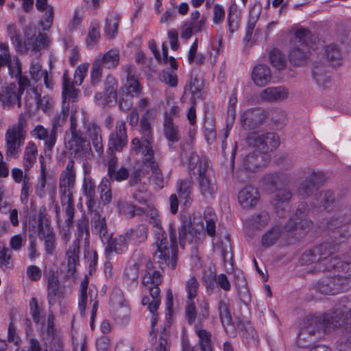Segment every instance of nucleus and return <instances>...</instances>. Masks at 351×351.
Returning a JSON list of instances; mask_svg holds the SVG:
<instances>
[{"label": "nucleus", "instance_id": "nucleus-48", "mask_svg": "<svg viewBox=\"0 0 351 351\" xmlns=\"http://www.w3.org/2000/svg\"><path fill=\"white\" fill-rule=\"evenodd\" d=\"M282 230L279 227H274L265 233L262 237L261 243L265 247H269L278 239Z\"/></svg>", "mask_w": 351, "mask_h": 351}, {"label": "nucleus", "instance_id": "nucleus-53", "mask_svg": "<svg viewBox=\"0 0 351 351\" xmlns=\"http://www.w3.org/2000/svg\"><path fill=\"white\" fill-rule=\"evenodd\" d=\"M145 264H142V257L138 263H134L133 265L125 269L124 278L128 282H135L138 278V271Z\"/></svg>", "mask_w": 351, "mask_h": 351}, {"label": "nucleus", "instance_id": "nucleus-24", "mask_svg": "<svg viewBox=\"0 0 351 351\" xmlns=\"http://www.w3.org/2000/svg\"><path fill=\"white\" fill-rule=\"evenodd\" d=\"M252 79L257 86H265L271 79V72L269 66L265 64H256L252 72Z\"/></svg>", "mask_w": 351, "mask_h": 351}, {"label": "nucleus", "instance_id": "nucleus-58", "mask_svg": "<svg viewBox=\"0 0 351 351\" xmlns=\"http://www.w3.org/2000/svg\"><path fill=\"white\" fill-rule=\"evenodd\" d=\"M53 16L54 12L53 6L49 5L45 10L44 16L39 22L40 25L43 27L44 31L49 30L51 28L53 21Z\"/></svg>", "mask_w": 351, "mask_h": 351}, {"label": "nucleus", "instance_id": "nucleus-55", "mask_svg": "<svg viewBox=\"0 0 351 351\" xmlns=\"http://www.w3.org/2000/svg\"><path fill=\"white\" fill-rule=\"evenodd\" d=\"M199 284L195 276H191L185 284L186 300H195L197 295Z\"/></svg>", "mask_w": 351, "mask_h": 351}, {"label": "nucleus", "instance_id": "nucleus-7", "mask_svg": "<svg viewBox=\"0 0 351 351\" xmlns=\"http://www.w3.org/2000/svg\"><path fill=\"white\" fill-rule=\"evenodd\" d=\"M338 261L340 262L338 265H343L344 271H339L337 268L333 269L337 274L334 277L324 278L319 280L316 285V289L321 293L333 295L347 289L343 279L351 277V262L346 256L338 257Z\"/></svg>", "mask_w": 351, "mask_h": 351}, {"label": "nucleus", "instance_id": "nucleus-41", "mask_svg": "<svg viewBox=\"0 0 351 351\" xmlns=\"http://www.w3.org/2000/svg\"><path fill=\"white\" fill-rule=\"evenodd\" d=\"M80 241L75 240L72 245L66 252V258L67 260L68 271L71 274L75 271V267L79 261Z\"/></svg>", "mask_w": 351, "mask_h": 351}, {"label": "nucleus", "instance_id": "nucleus-42", "mask_svg": "<svg viewBox=\"0 0 351 351\" xmlns=\"http://www.w3.org/2000/svg\"><path fill=\"white\" fill-rule=\"evenodd\" d=\"M148 229L143 226H139L135 229H132L125 232L128 236V241L130 243L137 245L144 242L147 238Z\"/></svg>", "mask_w": 351, "mask_h": 351}, {"label": "nucleus", "instance_id": "nucleus-45", "mask_svg": "<svg viewBox=\"0 0 351 351\" xmlns=\"http://www.w3.org/2000/svg\"><path fill=\"white\" fill-rule=\"evenodd\" d=\"M204 217L206 223V230L208 234L210 237L214 236L215 233V223L217 220L214 210L210 207L206 208L204 210Z\"/></svg>", "mask_w": 351, "mask_h": 351}, {"label": "nucleus", "instance_id": "nucleus-32", "mask_svg": "<svg viewBox=\"0 0 351 351\" xmlns=\"http://www.w3.org/2000/svg\"><path fill=\"white\" fill-rule=\"evenodd\" d=\"M129 184L130 186H137V189L140 193H145L147 189V184L145 182H142L141 172L138 171L134 172L131 175ZM133 197L136 201L141 204L146 203V198L143 194L134 193Z\"/></svg>", "mask_w": 351, "mask_h": 351}, {"label": "nucleus", "instance_id": "nucleus-10", "mask_svg": "<svg viewBox=\"0 0 351 351\" xmlns=\"http://www.w3.org/2000/svg\"><path fill=\"white\" fill-rule=\"evenodd\" d=\"M119 209L128 217H132L135 215H145L146 219L152 225L154 234L162 232L161 219L158 210L152 205H147L145 208L136 206L131 204H126Z\"/></svg>", "mask_w": 351, "mask_h": 351}, {"label": "nucleus", "instance_id": "nucleus-46", "mask_svg": "<svg viewBox=\"0 0 351 351\" xmlns=\"http://www.w3.org/2000/svg\"><path fill=\"white\" fill-rule=\"evenodd\" d=\"M128 143L126 133H110L109 138L110 148L121 151Z\"/></svg>", "mask_w": 351, "mask_h": 351}, {"label": "nucleus", "instance_id": "nucleus-63", "mask_svg": "<svg viewBox=\"0 0 351 351\" xmlns=\"http://www.w3.org/2000/svg\"><path fill=\"white\" fill-rule=\"evenodd\" d=\"M25 234H19L12 236L10 239V247L14 251H19L26 243Z\"/></svg>", "mask_w": 351, "mask_h": 351}, {"label": "nucleus", "instance_id": "nucleus-29", "mask_svg": "<svg viewBox=\"0 0 351 351\" xmlns=\"http://www.w3.org/2000/svg\"><path fill=\"white\" fill-rule=\"evenodd\" d=\"M304 226H309L310 222L306 219L298 217L295 219H291L285 226V230L295 239H300L306 232Z\"/></svg>", "mask_w": 351, "mask_h": 351}, {"label": "nucleus", "instance_id": "nucleus-16", "mask_svg": "<svg viewBox=\"0 0 351 351\" xmlns=\"http://www.w3.org/2000/svg\"><path fill=\"white\" fill-rule=\"evenodd\" d=\"M21 94L16 91L14 83H10L1 88L0 91V102L4 108H10L16 104L21 107Z\"/></svg>", "mask_w": 351, "mask_h": 351}, {"label": "nucleus", "instance_id": "nucleus-2", "mask_svg": "<svg viewBox=\"0 0 351 351\" xmlns=\"http://www.w3.org/2000/svg\"><path fill=\"white\" fill-rule=\"evenodd\" d=\"M182 157L187 162L189 171L195 176L202 197L207 201L214 199L217 193V180L206 158L197 155L192 149L185 152Z\"/></svg>", "mask_w": 351, "mask_h": 351}, {"label": "nucleus", "instance_id": "nucleus-39", "mask_svg": "<svg viewBox=\"0 0 351 351\" xmlns=\"http://www.w3.org/2000/svg\"><path fill=\"white\" fill-rule=\"evenodd\" d=\"M312 75L316 83L326 87L328 83L330 82V76L328 75L322 63H315L312 69Z\"/></svg>", "mask_w": 351, "mask_h": 351}, {"label": "nucleus", "instance_id": "nucleus-33", "mask_svg": "<svg viewBox=\"0 0 351 351\" xmlns=\"http://www.w3.org/2000/svg\"><path fill=\"white\" fill-rule=\"evenodd\" d=\"M95 62L102 68L113 69L116 67L119 62V53L117 49H110L101 57H98Z\"/></svg>", "mask_w": 351, "mask_h": 351}, {"label": "nucleus", "instance_id": "nucleus-3", "mask_svg": "<svg viewBox=\"0 0 351 351\" xmlns=\"http://www.w3.org/2000/svg\"><path fill=\"white\" fill-rule=\"evenodd\" d=\"M332 247L330 243H322L315 247L311 250L303 253L300 258L301 265H308L315 263L314 269H310L311 271L332 270L337 269L339 271H343V265L339 266L340 262H337L339 256H332Z\"/></svg>", "mask_w": 351, "mask_h": 351}, {"label": "nucleus", "instance_id": "nucleus-9", "mask_svg": "<svg viewBox=\"0 0 351 351\" xmlns=\"http://www.w3.org/2000/svg\"><path fill=\"white\" fill-rule=\"evenodd\" d=\"M274 114H280L283 119V112L280 108L264 110L260 108H249L242 112L240 117V123L244 130L256 129L265 123Z\"/></svg>", "mask_w": 351, "mask_h": 351}, {"label": "nucleus", "instance_id": "nucleus-28", "mask_svg": "<svg viewBox=\"0 0 351 351\" xmlns=\"http://www.w3.org/2000/svg\"><path fill=\"white\" fill-rule=\"evenodd\" d=\"M218 310L221 322L226 332L230 336H234L235 335V330L232 324V317L228 302L221 300L218 305Z\"/></svg>", "mask_w": 351, "mask_h": 351}, {"label": "nucleus", "instance_id": "nucleus-25", "mask_svg": "<svg viewBox=\"0 0 351 351\" xmlns=\"http://www.w3.org/2000/svg\"><path fill=\"white\" fill-rule=\"evenodd\" d=\"M25 136L23 133H6V156L15 157L18 155L21 146L23 144Z\"/></svg>", "mask_w": 351, "mask_h": 351}, {"label": "nucleus", "instance_id": "nucleus-47", "mask_svg": "<svg viewBox=\"0 0 351 351\" xmlns=\"http://www.w3.org/2000/svg\"><path fill=\"white\" fill-rule=\"evenodd\" d=\"M271 64L278 70L284 69L287 66V61L281 51L274 48L269 54Z\"/></svg>", "mask_w": 351, "mask_h": 351}, {"label": "nucleus", "instance_id": "nucleus-27", "mask_svg": "<svg viewBox=\"0 0 351 351\" xmlns=\"http://www.w3.org/2000/svg\"><path fill=\"white\" fill-rule=\"evenodd\" d=\"M176 190L182 202V206L186 208L190 207L193 202L192 182L189 180H178L176 184Z\"/></svg>", "mask_w": 351, "mask_h": 351}, {"label": "nucleus", "instance_id": "nucleus-62", "mask_svg": "<svg viewBox=\"0 0 351 351\" xmlns=\"http://www.w3.org/2000/svg\"><path fill=\"white\" fill-rule=\"evenodd\" d=\"M317 201V204H319L320 207L322 206L326 208L334 202V194L330 191H322L319 193Z\"/></svg>", "mask_w": 351, "mask_h": 351}, {"label": "nucleus", "instance_id": "nucleus-40", "mask_svg": "<svg viewBox=\"0 0 351 351\" xmlns=\"http://www.w3.org/2000/svg\"><path fill=\"white\" fill-rule=\"evenodd\" d=\"M241 14L236 5H231L228 10L227 26L230 34L237 32L240 25Z\"/></svg>", "mask_w": 351, "mask_h": 351}, {"label": "nucleus", "instance_id": "nucleus-34", "mask_svg": "<svg viewBox=\"0 0 351 351\" xmlns=\"http://www.w3.org/2000/svg\"><path fill=\"white\" fill-rule=\"evenodd\" d=\"M117 159L112 158L108 165V176L112 181L121 182L125 180L129 176V172L125 167L117 169Z\"/></svg>", "mask_w": 351, "mask_h": 351}, {"label": "nucleus", "instance_id": "nucleus-5", "mask_svg": "<svg viewBox=\"0 0 351 351\" xmlns=\"http://www.w3.org/2000/svg\"><path fill=\"white\" fill-rule=\"evenodd\" d=\"M294 36L295 40L289 50V60L293 66L303 65L311 54V49L315 50L312 43L313 35L309 29L300 27L295 31Z\"/></svg>", "mask_w": 351, "mask_h": 351}, {"label": "nucleus", "instance_id": "nucleus-4", "mask_svg": "<svg viewBox=\"0 0 351 351\" xmlns=\"http://www.w3.org/2000/svg\"><path fill=\"white\" fill-rule=\"evenodd\" d=\"M155 241L152 245L154 256L161 265H167L174 269L177 261V239L176 229L170 225L169 238L171 244L169 246L164 231L154 234Z\"/></svg>", "mask_w": 351, "mask_h": 351}, {"label": "nucleus", "instance_id": "nucleus-23", "mask_svg": "<svg viewBox=\"0 0 351 351\" xmlns=\"http://www.w3.org/2000/svg\"><path fill=\"white\" fill-rule=\"evenodd\" d=\"M45 277L47 282V300L49 306L54 305L57 302L59 293L60 282L58 276L54 271H46Z\"/></svg>", "mask_w": 351, "mask_h": 351}, {"label": "nucleus", "instance_id": "nucleus-12", "mask_svg": "<svg viewBox=\"0 0 351 351\" xmlns=\"http://www.w3.org/2000/svg\"><path fill=\"white\" fill-rule=\"evenodd\" d=\"M110 305L115 320L122 324H125L129 321L130 308L125 303L120 290L114 289L113 291L110 295Z\"/></svg>", "mask_w": 351, "mask_h": 351}, {"label": "nucleus", "instance_id": "nucleus-43", "mask_svg": "<svg viewBox=\"0 0 351 351\" xmlns=\"http://www.w3.org/2000/svg\"><path fill=\"white\" fill-rule=\"evenodd\" d=\"M69 106H62L61 111L56 114L52 119V128L51 132H58L61 130V128L65 124L66 121L69 114Z\"/></svg>", "mask_w": 351, "mask_h": 351}, {"label": "nucleus", "instance_id": "nucleus-15", "mask_svg": "<svg viewBox=\"0 0 351 351\" xmlns=\"http://www.w3.org/2000/svg\"><path fill=\"white\" fill-rule=\"evenodd\" d=\"M189 97L190 104L203 100V84L197 77L191 76L184 88L182 99Z\"/></svg>", "mask_w": 351, "mask_h": 351}, {"label": "nucleus", "instance_id": "nucleus-31", "mask_svg": "<svg viewBox=\"0 0 351 351\" xmlns=\"http://www.w3.org/2000/svg\"><path fill=\"white\" fill-rule=\"evenodd\" d=\"M237 89L234 88L229 97L226 121V132L232 130L236 117V107L237 104Z\"/></svg>", "mask_w": 351, "mask_h": 351}, {"label": "nucleus", "instance_id": "nucleus-52", "mask_svg": "<svg viewBox=\"0 0 351 351\" xmlns=\"http://www.w3.org/2000/svg\"><path fill=\"white\" fill-rule=\"evenodd\" d=\"M30 90L34 95V100L36 102L37 108L45 112L49 110L51 106V99L47 95L41 97L35 88H31Z\"/></svg>", "mask_w": 351, "mask_h": 351}, {"label": "nucleus", "instance_id": "nucleus-57", "mask_svg": "<svg viewBox=\"0 0 351 351\" xmlns=\"http://www.w3.org/2000/svg\"><path fill=\"white\" fill-rule=\"evenodd\" d=\"M291 192L285 189H282L277 192L273 202L277 213H278V210L281 206L286 204L291 199Z\"/></svg>", "mask_w": 351, "mask_h": 351}, {"label": "nucleus", "instance_id": "nucleus-20", "mask_svg": "<svg viewBox=\"0 0 351 351\" xmlns=\"http://www.w3.org/2000/svg\"><path fill=\"white\" fill-rule=\"evenodd\" d=\"M80 91L74 88V84H72L71 79L68 75V71H64L62 76V101L63 106H66V102L67 101L69 105V102H76L78 99Z\"/></svg>", "mask_w": 351, "mask_h": 351}, {"label": "nucleus", "instance_id": "nucleus-60", "mask_svg": "<svg viewBox=\"0 0 351 351\" xmlns=\"http://www.w3.org/2000/svg\"><path fill=\"white\" fill-rule=\"evenodd\" d=\"M185 315L186 319L189 324L195 323L197 317V311L194 300H186Z\"/></svg>", "mask_w": 351, "mask_h": 351}, {"label": "nucleus", "instance_id": "nucleus-22", "mask_svg": "<svg viewBox=\"0 0 351 351\" xmlns=\"http://www.w3.org/2000/svg\"><path fill=\"white\" fill-rule=\"evenodd\" d=\"M288 90L283 86L268 87L259 94V99L266 102L282 101L288 97Z\"/></svg>", "mask_w": 351, "mask_h": 351}, {"label": "nucleus", "instance_id": "nucleus-49", "mask_svg": "<svg viewBox=\"0 0 351 351\" xmlns=\"http://www.w3.org/2000/svg\"><path fill=\"white\" fill-rule=\"evenodd\" d=\"M71 136L69 141V145L71 149L75 152L80 151V149H84L89 145V143L84 139L82 134V133H71Z\"/></svg>", "mask_w": 351, "mask_h": 351}, {"label": "nucleus", "instance_id": "nucleus-6", "mask_svg": "<svg viewBox=\"0 0 351 351\" xmlns=\"http://www.w3.org/2000/svg\"><path fill=\"white\" fill-rule=\"evenodd\" d=\"M151 140L150 133H146L141 138H134L132 141L131 147L136 153L141 152L142 154L144 165L150 167L152 169V180L159 189H162L165 185V180L158 169V163L154 160Z\"/></svg>", "mask_w": 351, "mask_h": 351}, {"label": "nucleus", "instance_id": "nucleus-14", "mask_svg": "<svg viewBox=\"0 0 351 351\" xmlns=\"http://www.w3.org/2000/svg\"><path fill=\"white\" fill-rule=\"evenodd\" d=\"M142 264H145L146 266V272L142 279L143 285L147 289L151 295H159L158 285L162 282L160 272L151 268L152 263L146 256H142Z\"/></svg>", "mask_w": 351, "mask_h": 351}, {"label": "nucleus", "instance_id": "nucleus-17", "mask_svg": "<svg viewBox=\"0 0 351 351\" xmlns=\"http://www.w3.org/2000/svg\"><path fill=\"white\" fill-rule=\"evenodd\" d=\"M91 222L93 233L99 235L102 243L107 242L112 238V235L108 230L106 217L101 215L100 211L95 210Z\"/></svg>", "mask_w": 351, "mask_h": 351}, {"label": "nucleus", "instance_id": "nucleus-61", "mask_svg": "<svg viewBox=\"0 0 351 351\" xmlns=\"http://www.w3.org/2000/svg\"><path fill=\"white\" fill-rule=\"evenodd\" d=\"M268 221V214L266 212H262L252 219L250 226L252 228L261 230L265 227Z\"/></svg>", "mask_w": 351, "mask_h": 351}, {"label": "nucleus", "instance_id": "nucleus-50", "mask_svg": "<svg viewBox=\"0 0 351 351\" xmlns=\"http://www.w3.org/2000/svg\"><path fill=\"white\" fill-rule=\"evenodd\" d=\"M29 311L35 323L39 324L43 319V310L35 298H32L29 300Z\"/></svg>", "mask_w": 351, "mask_h": 351}, {"label": "nucleus", "instance_id": "nucleus-8", "mask_svg": "<svg viewBox=\"0 0 351 351\" xmlns=\"http://www.w3.org/2000/svg\"><path fill=\"white\" fill-rule=\"evenodd\" d=\"M24 36L25 38L23 40L19 32L10 39L16 52L26 53L29 51L40 52L42 49L48 47L50 43L49 38L45 33L39 32L36 36L35 33L32 34L29 30H25Z\"/></svg>", "mask_w": 351, "mask_h": 351}, {"label": "nucleus", "instance_id": "nucleus-44", "mask_svg": "<svg viewBox=\"0 0 351 351\" xmlns=\"http://www.w3.org/2000/svg\"><path fill=\"white\" fill-rule=\"evenodd\" d=\"M37 149L34 143L29 142L24 154L23 165L25 171L29 170L36 162Z\"/></svg>", "mask_w": 351, "mask_h": 351}, {"label": "nucleus", "instance_id": "nucleus-64", "mask_svg": "<svg viewBox=\"0 0 351 351\" xmlns=\"http://www.w3.org/2000/svg\"><path fill=\"white\" fill-rule=\"evenodd\" d=\"M88 69V64H82L79 65L75 69L74 74V80L73 82H71L76 86H80L84 81V77L86 75L87 71Z\"/></svg>", "mask_w": 351, "mask_h": 351}, {"label": "nucleus", "instance_id": "nucleus-37", "mask_svg": "<svg viewBox=\"0 0 351 351\" xmlns=\"http://www.w3.org/2000/svg\"><path fill=\"white\" fill-rule=\"evenodd\" d=\"M107 84L108 83H106L104 93H97L95 95V99L97 104L104 107L111 101V98H112L115 101H117V99L116 88L114 85L108 86Z\"/></svg>", "mask_w": 351, "mask_h": 351}, {"label": "nucleus", "instance_id": "nucleus-38", "mask_svg": "<svg viewBox=\"0 0 351 351\" xmlns=\"http://www.w3.org/2000/svg\"><path fill=\"white\" fill-rule=\"evenodd\" d=\"M125 95L130 97H138L142 93V86L137 77L130 72L128 73L127 82L125 84Z\"/></svg>", "mask_w": 351, "mask_h": 351}, {"label": "nucleus", "instance_id": "nucleus-56", "mask_svg": "<svg viewBox=\"0 0 351 351\" xmlns=\"http://www.w3.org/2000/svg\"><path fill=\"white\" fill-rule=\"evenodd\" d=\"M160 80L170 87H176L178 84L177 74L170 69L162 70L160 74Z\"/></svg>", "mask_w": 351, "mask_h": 351}, {"label": "nucleus", "instance_id": "nucleus-26", "mask_svg": "<svg viewBox=\"0 0 351 351\" xmlns=\"http://www.w3.org/2000/svg\"><path fill=\"white\" fill-rule=\"evenodd\" d=\"M264 153H252L243 160V167L250 172H256L262 169L267 162Z\"/></svg>", "mask_w": 351, "mask_h": 351}, {"label": "nucleus", "instance_id": "nucleus-19", "mask_svg": "<svg viewBox=\"0 0 351 351\" xmlns=\"http://www.w3.org/2000/svg\"><path fill=\"white\" fill-rule=\"evenodd\" d=\"M259 200V193L257 189L252 186L242 189L238 194V201L243 208H250L255 206Z\"/></svg>", "mask_w": 351, "mask_h": 351}, {"label": "nucleus", "instance_id": "nucleus-59", "mask_svg": "<svg viewBox=\"0 0 351 351\" xmlns=\"http://www.w3.org/2000/svg\"><path fill=\"white\" fill-rule=\"evenodd\" d=\"M215 248L221 252L223 261H226L231 250V243L229 236L226 235L220 243H217L215 244Z\"/></svg>", "mask_w": 351, "mask_h": 351}, {"label": "nucleus", "instance_id": "nucleus-21", "mask_svg": "<svg viewBox=\"0 0 351 351\" xmlns=\"http://www.w3.org/2000/svg\"><path fill=\"white\" fill-rule=\"evenodd\" d=\"M38 236L45 241V251L48 254H52L55 250V237L49 224L43 223L42 219H38Z\"/></svg>", "mask_w": 351, "mask_h": 351}, {"label": "nucleus", "instance_id": "nucleus-35", "mask_svg": "<svg viewBox=\"0 0 351 351\" xmlns=\"http://www.w3.org/2000/svg\"><path fill=\"white\" fill-rule=\"evenodd\" d=\"M121 16L116 12H110L106 19L104 32L110 38H114L117 34Z\"/></svg>", "mask_w": 351, "mask_h": 351}, {"label": "nucleus", "instance_id": "nucleus-54", "mask_svg": "<svg viewBox=\"0 0 351 351\" xmlns=\"http://www.w3.org/2000/svg\"><path fill=\"white\" fill-rule=\"evenodd\" d=\"M100 197L104 204H109L112 200V192L110 180L103 178L99 186Z\"/></svg>", "mask_w": 351, "mask_h": 351}, {"label": "nucleus", "instance_id": "nucleus-11", "mask_svg": "<svg viewBox=\"0 0 351 351\" xmlns=\"http://www.w3.org/2000/svg\"><path fill=\"white\" fill-rule=\"evenodd\" d=\"M76 180V173L74 169V162L69 160L65 169L60 173L58 182V189L60 199L69 201L73 197Z\"/></svg>", "mask_w": 351, "mask_h": 351}, {"label": "nucleus", "instance_id": "nucleus-36", "mask_svg": "<svg viewBox=\"0 0 351 351\" xmlns=\"http://www.w3.org/2000/svg\"><path fill=\"white\" fill-rule=\"evenodd\" d=\"M324 56L333 66H339L341 64L342 54L336 44L332 43L325 47Z\"/></svg>", "mask_w": 351, "mask_h": 351}, {"label": "nucleus", "instance_id": "nucleus-18", "mask_svg": "<svg viewBox=\"0 0 351 351\" xmlns=\"http://www.w3.org/2000/svg\"><path fill=\"white\" fill-rule=\"evenodd\" d=\"M106 245L105 253L108 258H110L114 254H123L128 250L130 243L128 236L125 234L119 235L114 239L108 240L103 243Z\"/></svg>", "mask_w": 351, "mask_h": 351}, {"label": "nucleus", "instance_id": "nucleus-1", "mask_svg": "<svg viewBox=\"0 0 351 351\" xmlns=\"http://www.w3.org/2000/svg\"><path fill=\"white\" fill-rule=\"evenodd\" d=\"M351 317V296H344L337 307L331 313L321 316L311 315L306 317L298 336V343L304 347L302 341H308L319 329L326 330L330 328L340 327L345 319Z\"/></svg>", "mask_w": 351, "mask_h": 351}, {"label": "nucleus", "instance_id": "nucleus-13", "mask_svg": "<svg viewBox=\"0 0 351 351\" xmlns=\"http://www.w3.org/2000/svg\"><path fill=\"white\" fill-rule=\"evenodd\" d=\"M259 133H250L247 138V143L250 146L258 148L263 152L276 148L279 145V138L276 133H266L265 134L258 135Z\"/></svg>", "mask_w": 351, "mask_h": 351}, {"label": "nucleus", "instance_id": "nucleus-51", "mask_svg": "<svg viewBox=\"0 0 351 351\" xmlns=\"http://www.w3.org/2000/svg\"><path fill=\"white\" fill-rule=\"evenodd\" d=\"M191 229V223L190 222H184L178 229L179 233V241L181 246H183L186 242L191 243L193 242V235L192 232L190 230Z\"/></svg>", "mask_w": 351, "mask_h": 351}, {"label": "nucleus", "instance_id": "nucleus-30", "mask_svg": "<svg viewBox=\"0 0 351 351\" xmlns=\"http://www.w3.org/2000/svg\"><path fill=\"white\" fill-rule=\"evenodd\" d=\"M195 334L198 337L197 345L200 351H213L214 345L212 342V334L210 331L195 325Z\"/></svg>", "mask_w": 351, "mask_h": 351}]
</instances>
